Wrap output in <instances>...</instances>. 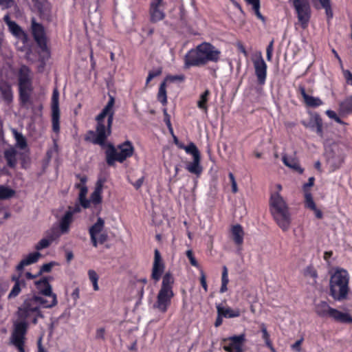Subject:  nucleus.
Wrapping results in <instances>:
<instances>
[{
    "label": "nucleus",
    "mask_w": 352,
    "mask_h": 352,
    "mask_svg": "<svg viewBox=\"0 0 352 352\" xmlns=\"http://www.w3.org/2000/svg\"><path fill=\"white\" fill-rule=\"evenodd\" d=\"M162 74V69L161 68H157L156 69H154V70H152V71H150L148 72V75L149 76H152V78L153 79L154 78L160 76V74Z\"/></svg>",
    "instance_id": "62"
},
{
    "label": "nucleus",
    "mask_w": 352,
    "mask_h": 352,
    "mask_svg": "<svg viewBox=\"0 0 352 352\" xmlns=\"http://www.w3.org/2000/svg\"><path fill=\"white\" fill-rule=\"evenodd\" d=\"M305 275L307 276H310L313 278H316L318 276L316 270L311 265H309L306 267L305 270Z\"/></svg>",
    "instance_id": "49"
},
{
    "label": "nucleus",
    "mask_w": 352,
    "mask_h": 352,
    "mask_svg": "<svg viewBox=\"0 0 352 352\" xmlns=\"http://www.w3.org/2000/svg\"><path fill=\"white\" fill-rule=\"evenodd\" d=\"M349 274L346 270L337 267L331 274L329 294L336 301H342L348 298L350 292Z\"/></svg>",
    "instance_id": "4"
},
{
    "label": "nucleus",
    "mask_w": 352,
    "mask_h": 352,
    "mask_svg": "<svg viewBox=\"0 0 352 352\" xmlns=\"http://www.w3.org/2000/svg\"><path fill=\"white\" fill-rule=\"evenodd\" d=\"M30 69L25 65H22L19 71V88L31 87Z\"/></svg>",
    "instance_id": "20"
},
{
    "label": "nucleus",
    "mask_w": 352,
    "mask_h": 352,
    "mask_svg": "<svg viewBox=\"0 0 352 352\" xmlns=\"http://www.w3.org/2000/svg\"><path fill=\"white\" fill-rule=\"evenodd\" d=\"M114 102V98L110 96L107 104L96 118V131H89L85 135V140L101 146H104L107 138L111 133Z\"/></svg>",
    "instance_id": "2"
},
{
    "label": "nucleus",
    "mask_w": 352,
    "mask_h": 352,
    "mask_svg": "<svg viewBox=\"0 0 352 352\" xmlns=\"http://www.w3.org/2000/svg\"><path fill=\"white\" fill-rule=\"evenodd\" d=\"M305 206L310 210L316 209V204L311 192H304Z\"/></svg>",
    "instance_id": "41"
},
{
    "label": "nucleus",
    "mask_w": 352,
    "mask_h": 352,
    "mask_svg": "<svg viewBox=\"0 0 352 352\" xmlns=\"http://www.w3.org/2000/svg\"><path fill=\"white\" fill-rule=\"evenodd\" d=\"M50 279H52L51 277H44L36 281V288L39 291V293L43 295V297L48 300H53L54 298H55V300H57L56 295L52 292V286L49 283Z\"/></svg>",
    "instance_id": "16"
},
{
    "label": "nucleus",
    "mask_w": 352,
    "mask_h": 352,
    "mask_svg": "<svg viewBox=\"0 0 352 352\" xmlns=\"http://www.w3.org/2000/svg\"><path fill=\"white\" fill-rule=\"evenodd\" d=\"M186 168L190 173L199 176L202 172V168L200 165V156H195L193 161L188 163Z\"/></svg>",
    "instance_id": "28"
},
{
    "label": "nucleus",
    "mask_w": 352,
    "mask_h": 352,
    "mask_svg": "<svg viewBox=\"0 0 352 352\" xmlns=\"http://www.w3.org/2000/svg\"><path fill=\"white\" fill-rule=\"evenodd\" d=\"M270 208L274 219L278 226L286 231L289 228L291 214L287 203L278 192H271Z\"/></svg>",
    "instance_id": "5"
},
{
    "label": "nucleus",
    "mask_w": 352,
    "mask_h": 352,
    "mask_svg": "<svg viewBox=\"0 0 352 352\" xmlns=\"http://www.w3.org/2000/svg\"><path fill=\"white\" fill-rule=\"evenodd\" d=\"M14 4V0H0V6L3 9L11 8Z\"/></svg>",
    "instance_id": "54"
},
{
    "label": "nucleus",
    "mask_w": 352,
    "mask_h": 352,
    "mask_svg": "<svg viewBox=\"0 0 352 352\" xmlns=\"http://www.w3.org/2000/svg\"><path fill=\"white\" fill-rule=\"evenodd\" d=\"M293 6L302 28H307L311 18V7L308 0H293Z\"/></svg>",
    "instance_id": "8"
},
{
    "label": "nucleus",
    "mask_w": 352,
    "mask_h": 352,
    "mask_svg": "<svg viewBox=\"0 0 352 352\" xmlns=\"http://www.w3.org/2000/svg\"><path fill=\"white\" fill-rule=\"evenodd\" d=\"M342 73L346 82L352 86V73L347 69H342Z\"/></svg>",
    "instance_id": "53"
},
{
    "label": "nucleus",
    "mask_w": 352,
    "mask_h": 352,
    "mask_svg": "<svg viewBox=\"0 0 352 352\" xmlns=\"http://www.w3.org/2000/svg\"><path fill=\"white\" fill-rule=\"evenodd\" d=\"M2 98L6 102H10L12 100V92L10 86L5 85L0 87Z\"/></svg>",
    "instance_id": "38"
},
{
    "label": "nucleus",
    "mask_w": 352,
    "mask_h": 352,
    "mask_svg": "<svg viewBox=\"0 0 352 352\" xmlns=\"http://www.w3.org/2000/svg\"><path fill=\"white\" fill-rule=\"evenodd\" d=\"M340 111L342 113H352V95L340 103Z\"/></svg>",
    "instance_id": "32"
},
{
    "label": "nucleus",
    "mask_w": 352,
    "mask_h": 352,
    "mask_svg": "<svg viewBox=\"0 0 352 352\" xmlns=\"http://www.w3.org/2000/svg\"><path fill=\"white\" fill-rule=\"evenodd\" d=\"M32 31L34 38L37 43L38 45L43 51H47L46 38L43 26L35 21V19L32 20Z\"/></svg>",
    "instance_id": "13"
},
{
    "label": "nucleus",
    "mask_w": 352,
    "mask_h": 352,
    "mask_svg": "<svg viewBox=\"0 0 352 352\" xmlns=\"http://www.w3.org/2000/svg\"><path fill=\"white\" fill-rule=\"evenodd\" d=\"M252 9L254 11V13L256 15V16L258 19H260L261 20H262L263 21H265V18L263 17V16L260 12V2L253 5L252 6Z\"/></svg>",
    "instance_id": "56"
},
{
    "label": "nucleus",
    "mask_w": 352,
    "mask_h": 352,
    "mask_svg": "<svg viewBox=\"0 0 352 352\" xmlns=\"http://www.w3.org/2000/svg\"><path fill=\"white\" fill-rule=\"evenodd\" d=\"M210 95V92L208 89H206L204 93H202L200 96L199 99L197 101V107L201 110L204 111V112L208 111V105L207 102L208 101L209 96Z\"/></svg>",
    "instance_id": "31"
},
{
    "label": "nucleus",
    "mask_w": 352,
    "mask_h": 352,
    "mask_svg": "<svg viewBox=\"0 0 352 352\" xmlns=\"http://www.w3.org/2000/svg\"><path fill=\"white\" fill-rule=\"evenodd\" d=\"M303 338H301L300 339L298 340L295 343L291 345V348L293 351L296 352H301L302 348L301 344L303 342Z\"/></svg>",
    "instance_id": "52"
},
{
    "label": "nucleus",
    "mask_w": 352,
    "mask_h": 352,
    "mask_svg": "<svg viewBox=\"0 0 352 352\" xmlns=\"http://www.w3.org/2000/svg\"><path fill=\"white\" fill-rule=\"evenodd\" d=\"M332 307L326 301H320L315 305V312L321 318H329Z\"/></svg>",
    "instance_id": "25"
},
{
    "label": "nucleus",
    "mask_w": 352,
    "mask_h": 352,
    "mask_svg": "<svg viewBox=\"0 0 352 352\" xmlns=\"http://www.w3.org/2000/svg\"><path fill=\"white\" fill-rule=\"evenodd\" d=\"M16 152L14 149L10 148L5 151L4 157L8 162V165L14 167L16 164Z\"/></svg>",
    "instance_id": "33"
},
{
    "label": "nucleus",
    "mask_w": 352,
    "mask_h": 352,
    "mask_svg": "<svg viewBox=\"0 0 352 352\" xmlns=\"http://www.w3.org/2000/svg\"><path fill=\"white\" fill-rule=\"evenodd\" d=\"M41 256V254L38 252L28 254L16 265V270L17 272H23L25 267L36 263Z\"/></svg>",
    "instance_id": "19"
},
{
    "label": "nucleus",
    "mask_w": 352,
    "mask_h": 352,
    "mask_svg": "<svg viewBox=\"0 0 352 352\" xmlns=\"http://www.w3.org/2000/svg\"><path fill=\"white\" fill-rule=\"evenodd\" d=\"M229 282L228 278V269L226 266L223 267L222 276H221V283L222 284H228Z\"/></svg>",
    "instance_id": "57"
},
{
    "label": "nucleus",
    "mask_w": 352,
    "mask_h": 352,
    "mask_svg": "<svg viewBox=\"0 0 352 352\" xmlns=\"http://www.w3.org/2000/svg\"><path fill=\"white\" fill-rule=\"evenodd\" d=\"M104 226V221L101 217H98L97 221L89 230L91 241L94 247H97L98 242L103 243L107 239V234L102 232Z\"/></svg>",
    "instance_id": "9"
},
{
    "label": "nucleus",
    "mask_w": 352,
    "mask_h": 352,
    "mask_svg": "<svg viewBox=\"0 0 352 352\" xmlns=\"http://www.w3.org/2000/svg\"><path fill=\"white\" fill-rule=\"evenodd\" d=\"M232 238L236 245H241L243 243L244 231L239 224L233 225L230 228Z\"/></svg>",
    "instance_id": "22"
},
{
    "label": "nucleus",
    "mask_w": 352,
    "mask_h": 352,
    "mask_svg": "<svg viewBox=\"0 0 352 352\" xmlns=\"http://www.w3.org/2000/svg\"><path fill=\"white\" fill-rule=\"evenodd\" d=\"M220 54L221 52L210 43H202L186 54L185 67L201 66L208 62L217 63Z\"/></svg>",
    "instance_id": "3"
},
{
    "label": "nucleus",
    "mask_w": 352,
    "mask_h": 352,
    "mask_svg": "<svg viewBox=\"0 0 352 352\" xmlns=\"http://www.w3.org/2000/svg\"><path fill=\"white\" fill-rule=\"evenodd\" d=\"M58 227L55 228L54 226L46 232V237L51 240L52 243L54 241L58 239L61 235L68 234L69 231L64 232L61 228V219H58Z\"/></svg>",
    "instance_id": "26"
},
{
    "label": "nucleus",
    "mask_w": 352,
    "mask_h": 352,
    "mask_svg": "<svg viewBox=\"0 0 352 352\" xmlns=\"http://www.w3.org/2000/svg\"><path fill=\"white\" fill-rule=\"evenodd\" d=\"M261 332H262V338L265 341V345L270 344L272 343L270 340V336L267 331L266 327L264 324H261Z\"/></svg>",
    "instance_id": "46"
},
{
    "label": "nucleus",
    "mask_w": 352,
    "mask_h": 352,
    "mask_svg": "<svg viewBox=\"0 0 352 352\" xmlns=\"http://www.w3.org/2000/svg\"><path fill=\"white\" fill-rule=\"evenodd\" d=\"M80 190L79 193L78 200L80 202L81 206L84 208H89V201L86 198V195L87 193V188L83 185L80 187Z\"/></svg>",
    "instance_id": "36"
},
{
    "label": "nucleus",
    "mask_w": 352,
    "mask_h": 352,
    "mask_svg": "<svg viewBox=\"0 0 352 352\" xmlns=\"http://www.w3.org/2000/svg\"><path fill=\"white\" fill-rule=\"evenodd\" d=\"M186 256L189 259V261L192 266H194L197 268L199 267V265L198 262L197 261L196 258H195V256L193 255V252L191 250H188L186 251Z\"/></svg>",
    "instance_id": "48"
},
{
    "label": "nucleus",
    "mask_w": 352,
    "mask_h": 352,
    "mask_svg": "<svg viewBox=\"0 0 352 352\" xmlns=\"http://www.w3.org/2000/svg\"><path fill=\"white\" fill-rule=\"evenodd\" d=\"M326 114L327 115V116L331 118V119H333L337 123H339V124H345V122H343L338 116V115L336 114V113L332 110H327L326 111Z\"/></svg>",
    "instance_id": "47"
},
{
    "label": "nucleus",
    "mask_w": 352,
    "mask_h": 352,
    "mask_svg": "<svg viewBox=\"0 0 352 352\" xmlns=\"http://www.w3.org/2000/svg\"><path fill=\"white\" fill-rule=\"evenodd\" d=\"M52 242L48 238L45 237L41 239L35 245V249L37 252L42 250L45 248H48L51 245Z\"/></svg>",
    "instance_id": "43"
},
{
    "label": "nucleus",
    "mask_w": 352,
    "mask_h": 352,
    "mask_svg": "<svg viewBox=\"0 0 352 352\" xmlns=\"http://www.w3.org/2000/svg\"><path fill=\"white\" fill-rule=\"evenodd\" d=\"M3 21L8 27L10 32L16 38L27 39V36L22 28L15 22L10 20L9 14H6Z\"/></svg>",
    "instance_id": "18"
},
{
    "label": "nucleus",
    "mask_w": 352,
    "mask_h": 352,
    "mask_svg": "<svg viewBox=\"0 0 352 352\" xmlns=\"http://www.w3.org/2000/svg\"><path fill=\"white\" fill-rule=\"evenodd\" d=\"M149 14L151 16V21L153 23L160 21L165 17V13L162 9V7H152L149 9Z\"/></svg>",
    "instance_id": "30"
},
{
    "label": "nucleus",
    "mask_w": 352,
    "mask_h": 352,
    "mask_svg": "<svg viewBox=\"0 0 352 352\" xmlns=\"http://www.w3.org/2000/svg\"><path fill=\"white\" fill-rule=\"evenodd\" d=\"M57 304V300H48L45 298L33 295L27 297L23 304L19 307L17 316L19 320L14 323V327L10 336V342L19 351L25 352L24 344L29 322L36 324L39 317H43L41 308H51Z\"/></svg>",
    "instance_id": "1"
},
{
    "label": "nucleus",
    "mask_w": 352,
    "mask_h": 352,
    "mask_svg": "<svg viewBox=\"0 0 352 352\" xmlns=\"http://www.w3.org/2000/svg\"><path fill=\"white\" fill-rule=\"evenodd\" d=\"M144 180V177H142L139 178L135 182L132 183V184L136 190H138L142 186Z\"/></svg>",
    "instance_id": "61"
},
{
    "label": "nucleus",
    "mask_w": 352,
    "mask_h": 352,
    "mask_svg": "<svg viewBox=\"0 0 352 352\" xmlns=\"http://www.w3.org/2000/svg\"><path fill=\"white\" fill-rule=\"evenodd\" d=\"M23 272H19V274H14L12 276V280L14 282V284H23V286H25V281L21 279V275Z\"/></svg>",
    "instance_id": "51"
},
{
    "label": "nucleus",
    "mask_w": 352,
    "mask_h": 352,
    "mask_svg": "<svg viewBox=\"0 0 352 352\" xmlns=\"http://www.w3.org/2000/svg\"><path fill=\"white\" fill-rule=\"evenodd\" d=\"M298 91L304 99L305 103L310 107H318L323 104L322 101L318 97L309 96L302 85H299Z\"/></svg>",
    "instance_id": "21"
},
{
    "label": "nucleus",
    "mask_w": 352,
    "mask_h": 352,
    "mask_svg": "<svg viewBox=\"0 0 352 352\" xmlns=\"http://www.w3.org/2000/svg\"><path fill=\"white\" fill-rule=\"evenodd\" d=\"M31 91V87H20L19 88V94L20 99L23 103H26L30 98V91Z\"/></svg>",
    "instance_id": "42"
},
{
    "label": "nucleus",
    "mask_w": 352,
    "mask_h": 352,
    "mask_svg": "<svg viewBox=\"0 0 352 352\" xmlns=\"http://www.w3.org/2000/svg\"><path fill=\"white\" fill-rule=\"evenodd\" d=\"M253 64L258 84L264 85L267 77V64L262 56L254 59Z\"/></svg>",
    "instance_id": "15"
},
{
    "label": "nucleus",
    "mask_w": 352,
    "mask_h": 352,
    "mask_svg": "<svg viewBox=\"0 0 352 352\" xmlns=\"http://www.w3.org/2000/svg\"><path fill=\"white\" fill-rule=\"evenodd\" d=\"M163 6V2L162 0H151L150 3V8L152 7H162Z\"/></svg>",
    "instance_id": "63"
},
{
    "label": "nucleus",
    "mask_w": 352,
    "mask_h": 352,
    "mask_svg": "<svg viewBox=\"0 0 352 352\" xmlns=\"http://www.w3.org/2000/svg\"><path fill=\"white\" fill-rule=\"evenodd\" d=\"M309 126L315 130L318 135L322 137V120L318 114H315L311 119L309 122Z\"/></svg>",
    "instance_id": "29"
},
{
    "label": "nucleus",
    "mask_w": 352,
    "mask_h": 352,
    "mask_svg": "<svg viewBox=\"0 0 352 352\" xmlns=\"http://www.w3.org/2000/svg\"><path fill=\"white\" fill-rule=\"evenodd\" d=\"M329 318L341 323H352V317L348 313L342 312L333 308Z\"/></svg>",
    "instance_id": "24"
},
{
    "label": "nucleus",
    "mask_w": 352,
    "mask_h": 352,
    "mask_svg": "<svg viewBox=\"0 0 352 352\" xmlns=\"http://www.w3.org/2000/svg\"><path fill=\"white\" fill-rule=\"evenodd\" d=\"M217 314L222 315L224 318H236L241 315L239 309H232L229 307H224L222 305H217L216 306Z\"/></svg>",
    "instance_id": "23"
},
{
    "label": "nucleus",
    "mask_w": 352,
    "mask_h": 352,
    "mask_svg": "<svg viewBox=\"0 0 352 352\" xmlns=\"http://www.w3.org/2000/svg\"><path fill=\"white\" fill-rule=\"evenodd\" d=\"M175 279L170 273H166L162 277L161 287L157 293V299L153 304V308L161 313L167 311L171 305V300L174 296L173 284Z\"/></svg>",
    "instance_id": "6"
},
{
    "label": "nucleus",
    "mask_w": 352,
    "mask_h": 352,
    "mask_svg": "<svg viewBox=\"0 0 352 352\" xmlns=\"http://www.w3.org/2000/svg\"><path fill=\"white\" fill-rule=\"evenodd\" d=\"M105 329L102 327L96 330V337L98 339H104Z\"/></svg>",
    "instance_id": "59"
},
{
    "label": "nucleus",
    "mask_w": 352,
    "mask_h": 352,
    "mask_svg": "<svg viewBox=\"0 0 352 352\" xmlns=\"http://www.w3.org/2000/svg\"><path fill=\"white\" fill-rule=\"evenodd\" d=\"M82 207L80 202L79 204L76 203L74 206H70L64 214L59 217L61 219V228L63 231L65 232L70 231L71 225L74 221V215L79 213L81 211Z\"/></svg>",
    "instance_id": "12"
},
{
    "label": "nucleus",
    "mask_w": 352,
    "mask_h": 352,
    "mask_svg": "<svg viewBox=\"0 0 352 352\" xmlns=\"http://www.w3.org/2000/svg\"><path fill=\"white\" fill-rule=\"evenodd\" d=\"M21 286H23V284H14V286L12 287L10 292L8 294V298L9 299H11V298H14L15 297H16L21 292Z\"/></svg>",
    "instance_id": "45"
},
{
    "label": "nucleus",
    "mask_w": 352,
    "mask_h": 352,
    "mask_svg": "<svg viewBox=\"0 0 352 352\" xmlns=\"http://www.w3.org/2000/svg\"><path fill=\"white\" fill-rule=\"evenodd\" d=\"M282 160L283 164L287 167L296 170L300 174L303 173L304 169L300 166L298 162L295 158L284 155L282 157Z\"/></svg>",
    "instance_id": "27"
},
{
    "label": "nucleus",
    "mask_w": 352,
    "mask_h": 352,
    "mask_svg": "<svg viewBox=\"0 0 352 352\" xmlns=\"http://www.w3.org/2000/svg\"><path fill=\"white\" fill-rule=\"evenodd\" d=\"M104 180L102 179H99L95 187L94 192L91 193L90 196V199H88L89 201V208L93 205L98 212L100 210V203L102 201V192L103 187Z\"/></svg>",
    "instance_id": "17"
},
{
    "label": "nucleus",
    "mask_w": 352,
    "mask_h": 352,
    "mask_svg": "<svg viewBox=\"0 0 352 352\" xmlns=\"http://www.w3.org/2000/svg\"><path fill=\"white\" fill-rule=\"evenodd\" d=\"M74 300H77L80 296V290L78 288H75L71 294Z\"/></svg>",
    "instance_id": "64"
},
{
    "label": "nucleus",
    "mask_w": 352,
    "mask_h": 352,
    "mask_svg": "<svg viewBox=\"0 0 352 352\" xmlns=\"http://www.w3.org/2000/svg\"><path fill=\"white\" fill-rule=\"evenodd\" d=\"M88 276L89 280L91 282L93 285V289L94 291H98L99 290V286L98 284V281L99 279V276L98 274L94 270H89L88 271Z\"/></svg>",
    "instance_id": "39"
},
{
    "label": "nucleus",
    "mask_w": 352,
    "mask_h": 352,
    "mask_svg": "<svg viewBox=\"0 0 352 352\" xmlns=\"http://www.w3.org/2000/svg\"><path fill=\"white\" fill-rule=\"evenodd\" d=\"M164 270V264H153L151 277L155 282L158 281L161 278Z\"/></svg>",
    "instance_id": "35"
},
{
    "label": "nucleus",
    "mask_w": 352,
    "mask_h": 352,
    "mask_svg": "<svg viewBox=\"0 0 352 352\" xmlns=\"http://www.w3.org/2000/svg\"><path fill=\"white\" fill-rule=\"evenodd\" d=\"M184 151L188 153L195 156H200L199 151L194 143L190 142L188 146H186Z\"/></svg>",
    "instance_id": "44"
},
{
    "label": "nucleus",
    "mask_w": 352,
    "mask_h": 352,
    "mask_svg": "<svg viewBox=\"0 0 352 352\" xmlns=\"http://www.w3.org/2000/svg\"><path fill=\"white\" fill-rule=\"evenodd\" d=\"M325 156L327 165L331 171L339 168L344 162L343 155L331 148H326Z\"/></svg>",
    "instance_id": "14"
},
{
    "label": "nucleus",
    "mask_w": 352,
    "mask_h": 352,
    "mask_svg": "<svg viewBox=\"0 0 352 352\" xmlns=\"http://www.w3.org/2000/svg\"><path fill=\"white\" fill-rule=\"evenodd\" d=\"M200 283H201L202 287L206 292L208 291V285H207V283H206V276L203 271L201 272Z\"/></svg>",
    "instance_id": "58"
},
{
    "label": "nucleus",
    "mask_w": 352,
    "mask_h": 352,
    "mask_svg": "<svg viewBox=\"0 0 352 352\" xmlns=\"http://www.w3.org/2000/svg\"><path fill=\"white\" fill-rule=\"evenodd\" d=\"M157 99L163 105L166 104L167 96H166V82L165 81L162 82L160 86L158 94H157Z\"/></svg>",
    "instance_id": "37"
},
{
    "label": "nucleus",
    "mask_w": 352,
    "mask_h": 352,
    "mask_svg": "<svg viewBox=\"0 0 352 352\" xmlns=\"http://www.w3.org/2000/svg\"><path fill=\"white\" fill-rule=\"evenodd\" d=\"M54 265V262L43 264L40 269V273L50 272L52 267Z\"/></svg>",
    "instance_id": "55"
},
{
    "label": "nucleus",
    "mask_w": 352,
    "mask_h": 352,
    "mask_svg": "<svg viewBox=\"0 0 352 352\" xmlns=\"http://www.w3.org/2000/svg\"><path fill=\"white\" fill-rule=\"evenodd\" d=\"M12 133L16 140V145L20 149H25L27 146V142L22 133L18 132L16 129H12Z\"/></svg>",
    "instance_id": "34"
},
{
    "label": "nucleus",
    "mask_w": 352,
    "mask_h": 352,
    "mask_svg": "<svg viewBox=\"0 0 352 352\" xmlns=\"http://www.w3.org/2000/svg\"><path fill=\"white\" fill-rule=\"evenodd\" d=\"M118 148L120 150L119 152L117 151L112 144L108 146L105 151L106 161L108 165L112 166L116 161L122 163L126 158L132 156L134 152V147L132 143L129 140L120 144Z\"/></svg>",
    "instance_id": "7"
},
{
    "label": "nucleus",
    "mask_w": 352,
    "mask_h": 352,
    "mask_svg": "<svg viewBox=\"0 0 352 352\" xmlns=\"http://www.w3.org/2000/svg\"><path fill=\"white\" fill-rule=\"evenodd\" d=\"M52 130L55 133L60 131V110H59V92L54 89L52 96Z\"/></svg>",
    "instance_id": "11"
},
{
    "label": "nucleus",
    "mask_w": 352,
    "mask_h": 352,
    "mask_svg": "<svg viewBox=\"0 0 352 352\" xmlns=\"http://www.w3.org/2000/svg\"><path fill=\"white\" fill-rule=\"evenodd\" d=\"M314 181H315V179L314 177H311L309 178L308 179V182L307 183H305V184H303L302 186V190H303V192H311L310 191V189L309 188H311V186H314Z\"/></svg>",
    "instance_id": "50"
},
{
    "label": "nucleus",
    "mask_w": 352,
    "mask_h": 352,
    "mask_svg": "<svg viewBox=\"0 0 352 352\" xmlns=\"http://www.w3.org/2000/svg\"><path fill=\"white\" fill-rule=\"evenodd\" d=\"M223 349L227 352H244L245 336L244 333L223 339Z\"/></svg>",
    "instance_id": "10"
},
{
    "label": "nucleus",
    "mask_w": 352,
    "mask_h": 352,
    "mask_svg": "<svg viewBox=\"0 0 352 352\" xmlns=\"http://www.w3.org/2000/svg\"><path fill=\"white\" fill-rule=\"evenodd\" d=\"M153 264H163L160 254L157 250L155 251V258Z\"/></svg>",
    "instance_id": "60"
},
{
    "label": "nucleus",
    "mask_w": 352,
    "mask_h": 352,
    "mask_svg": "<svg viewBox=\"0 0 352 352\" xmlns=\"http://www.w3.org/2000/svg\"><path fill=\"white\" fill-rule=\"evenodd\" d=\"M14 195V190L9 187L0 186V199H6L12 197Z\"/></svg>",
    "instance_id": "40"
}]
</instances>
